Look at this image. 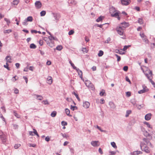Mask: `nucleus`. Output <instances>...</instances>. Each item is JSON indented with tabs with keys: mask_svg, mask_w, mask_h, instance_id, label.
Segmentation results:
<instances>
[{
	"mask_svg": "<svg viewBox=\"0 0 155 155\" xmlns=\"http://www.w3.org/2000/svg\"><path fill=\"white\" fill-rule=\"evenodd\" d=\"M43 102L44 103V104L45 105H46V104H49V103H48V102L47 101V100L43 101Z\"/></svg>",
	"mask_w": 155,
	"mask_h": 155,
	"instance_id": "obj_62",
	"label": "nucleus"
},
{
	"mask_svg": "<svg viewBox=\"0 0 155 155\" xmlns=\"http://www.w3.org/2000/svg\"><path fill=\"white\" fill-rule=\"evenodd\" d=\"M138 21V22L140 24H142L143 22V19L140 18H139Z\"/></svg>",
	"mask_w": 155,
	"mask_h": 155,
	"instance_id": "obj_45",
	"label": "nucleus"
},
{
	"mask_svg": "<svg viewBox=\"0 0 155 155\" xmlns=\"http://www.w3.org/2000/svg\"><path fill=\"white\" fill-rule=\"evenodd\" d=\"M52 14L55 20H58V19L60 18V16L59 14L53 13Z\"/></svg>",
	"mask_w": 155,
	"mask_h": 155,
	"instance_id": "obj_12",
	"label": "nucleus"
},
{
	"mask_svg": "<svg viewBox=\"0 0 155 155\" xmlns=\"http://www.w3.org/2000/svg\"><path fill=\"white\" fill-rule=\"evenodd\" d=\"M131 110H127L126 111V113L125 115V117H127L129 115L131 114Z\"/></svg>",
	"mask_w": 155,
	"mask_h": 155,
	"instance_id": "obj_29",
	"label": "nucleus"
},
{
	"mask_svg": "<svg viewBox=\"0 0 155 155\" xmlns=\"http://www.w3.org/2000/svg\"><path fill=\"white\" fill-rule=\"evenodd\" d=\"M74 33V31L72 30H70L68 32V35H73Z\"/></svg>",
	"mask_w": 155,
	"mask_h": 155,
	"instance_id": "obj_52",
	"label": "nucleus"
},
{
	"mask_svg": "<svg viewBox=\"0 0 155 155\" xmlns=\"http://www.w3.org/2000/svg\"><path fill=\"white\" fill-rule=\"evenodd\" d=\"M143 40L146 43L148 44L149 43L148 40L145 37H144L143 38Z\"/></svg>",
	"mask_w": 155,
	"mask_h": 155,
	"instance_id": "obj_44",
	"label": "nucleus"
},
{
	"mask_svg": "<svg viewBox=\"0 0 155 155\" xmlns=\"http://www.w3.org/2000/svg\"><path fill=\"white\" fill-rule=\"evenodd\" d=\"M98 141H93L91 142V144L94 147H97L99 146V144H98Z\"/></svg>",
	"mask_w": 155,
	"mask_h": 155,
	"instance_id": "obj_7",
	"label": "nucleus"
},
{
	"mask_svg": "<svg viewBox=\"0 0 155 155\" xmlns=\"http://www.w3.org/2000/svg\"><path fill=\"white\" fill-rule=\"evenodd\" d=\"M16 76H15L12 78V81H13V82H15L17 80V79L16 78Z\"/></svg>",
	"mask_w": 155,
	"mask_h": 155,
	"instance_id": "obj_64",
	"label": "nucleus"
},
{
	"mask_svg": "<svg viewBox=\"0 0 155 155\" xmlns=\"http://www.w3.org/2000/svg\"><path fill=\"white\" fill-rule=\"evenodd\" d=\"M14 37H15V38L17 39L18 37V34L16 33H15L14 34Z\"/></svg>",
	"mask_w": 155,
	"mask_h": 155,
	"instance_id": "obj_60",
	"label": "nucleus"
},
{
	"mask_svg": "<svg viewBox=\"0 0 155 155\" xmlns=\"http://www.w3.org/2000/svg\"><path fill=\"white\" fill-rule=\"evenodd\" d=\"M26 19L28 21L32 22L33 21V18L31 16H29Z\"/></svg>",
	"mask_w": 155,
	"mask_h": 155,
	"instance_id": "obj_24",
	"label": "nucleus"
},
{
	"mask_svg": "<svg viewBox=\"0 0 155 155\" xmlns=\"http://www.w3.org/2000/svg\"><path fill=\"white\" fill-rule=\"evenodd\" d=\"M46 14V12L45 11H42L40 12V15L41 16H44Z\"/></svg>",
	"mask_w": 155,
	"mask_h": 155,
	"instance_id": "obj_41",
	"label": "nucleus"
},
{
	"mask_svg": "<svg viewBox=\"0 0 155 155\" xmlns=\"http://www.w3.org/2000/svg\"><path fill=\"white\" fill-rule=\"evenodd\" d=\"M48 38L50 41H52V40H58L57 38L56 37H53L52 35H51L50 36L48 37Z\"/></svg>",
	"mask_w": 155,
	"mask_h": 155,
	"instance_id": "obj_22",
	"label": "nucleus"
},
{
	"mask_svg": "<svg viewBox=\"0 0 155 155\" xmlns=\"http://www.w3.org/2000/svg\"><path fill=\"white\" fill-rule=\"evenodd\" d=\"M111 40V39L110 38H107V40H106L105 41V43H108Z\"/></svg>",
	"mask_w": 155,
	"mask_h": 155,
	"instance_id": "obj_53",
	"label": "nucleus"
},
{
	"mask_svg": "<svg viewBox=\"0 0 155 155\" xmlns=\"http://www.w3.org/2000/svg\"><path fill=\"white\" fill-rule=\"evenodd\" d=\"M61 125L62 126H65L67 125V123L66 122L64 121H62L61 122Z\"/></svg>",
	"mask_w": 155,
	"mask_h": 155,
	"instance_id": "obj_51",
	"label": "nucleus"
},
{
	"mask_svg": "<svg viewBox=\"0 0 155 155\" xmlns=\"http://www.w3.org/2000/svg\"><path fill=\"white\" fill-rule=\"evenodd\" d=\"M71 3L72 4H74V5H76L77 3V2L74 0H72V1Z\"/></svg>",
	"mask_w": 155,
	"mask_h": 155,
	"instance_id": "obj_63",
	"label": "nucleus"
},
{
	"mask_svg": "<svg viewBox=\"0 0 155 155\" xmlns=\"http://www.w3.org/2000/svg\"><path fill=\"white\" fill-rule=\"evenodd\" d=\"M111 144L112 147L116 149L117 148V147L116 145V143L114 142H111Z\"/></svg>",
	"mask_w": 155,
	"mask_h": 155,
	"instance_id": "obj_34",
	"label": "nucleus"
},
{
	"mask_svg": "<svg viewBox=\"0 0 155 155\" xmlns=\"http://www.w3.org/2000/svg\"><path fill=\"white\" fill-rule=\"evenodd\" d=\"M77 71L78 73V74L79 75L80 77L81 78L82 80L83 77L82 71L79 69L78 71Z\"/></svg>",
	"mask_w": 155,
	"mask_h": 155,
	"instance_id": "obj_19",
	"label": "nucleus"
},
{
	"mask_svg": "<svg viewBox=\"0 0 155 155\" xmlns=\"http://www.w3.org/2000/svg\"><path fill=\"white\" fill-rule=\"evenodd\" d=\"M109 105L110 108L112 109H114L115 108L116 106L112 102H109Z\"/></svg>",
	"mask_w": 155,
	"mask_h": 155,
	"instance_id": "obj_18",
	"label": "nucleus"
},
{
	"mask_svg": "<svg viewBox=\"0 0 155 155\" xmlns=\"http://www.w3.org/2000/svg\"><path fill=\"white\" fill-rule=\"evenodd\" d=\"M47 82L49 84H51L52 82V78L51 76H48L47 78Z\"/></svg>",
	"mask_w": 155,
	"mask_h": 155,
	"instance_id": "obj_17",
	"label": "nucleus"
},
{
	"mask_svg": "<svg viewBox=\"0 0 155 155\" xmlns=\"http://www.w3.org/2000/svg\"><path fill=\"white\" fill-rule=\"evenodd\" d=\"M115 56H116L117 58V61H119L120 60V57L117 54H116L115 55Z\"/></svg>",
	"mask_w": 155,
	"mask_h": 155,
	"instance_id": "obj_49",
	"label": "nucleus"
},
{
	"mask_svg": "<svg viewBox=\"0 0 155 155\" xmlns=\"http://www.w3.org/2000/svg\"><path fill=\"white\" fill-rule=\"evenodd\" d=\"M144 147L143 149V147H142V149H141L142 151H144L147 153H150V150L147 146H144V147Z\"/></svg>",
	"mask_w": 155,
	"mask_h": 155,
	"instance_id": "obj_4",
	"label": "nucleus"
},
{
	"mask_svg": "<svg viewBox=\"0 0 155 155\" xmlns=\"http://www.w3.org/2000/svg\"><path fill=\"white\" fill-rule=\"evenodd\" d=\"M89 88L91 89L92 90H94V87L93 84L91 83L88 87Z\"/></svg>",
	"mask_w": 155,
	"mask_h": 155,
	"instance_id": "obj_25",
	"label": "nucleus"
},
{
	"mask_svg": "<svg viewBox=\"0 0 155 155\" xmlns=\"http://www.w3.org/2000/svg\"><path fill=\"white\" fill-rule=\"evenodd\" d=\"M104 93L105 91L104 90H102V91L100 93V95L101 96H102L104 95Z\"/></svg>",
	"mask_w": 155,
	"mask_h": 155,
	"instance_id": "obj_48",
	"label": "nucleus"
},
{
	"mask_svg": "<svg viewBox=\"0 0 155 155\" xmlns=\"http://www.w3.org/2000/svg\"><path fill=\"white\" fill-rule=\"evenodd\" d=\"M82 51L84 52H85L87 53V48H83L82 49Z\"/></svg>",
	"mask_w": 155,
	"mask_h": 155,
	"instance_id": "obj_58",
	"label": "nucleus"
},
{
	"mask_svg": "<svg viewBox=\"0 0 155 155\" xmlns=\"http://www.w3.org/2000/svg\"><path fill=\"white\" fill-rule=\"evenodd\" d=\"M119 13H120V12L119 11H117L113 13H111V15L112 17L117 18V17L119 16Z\"/></svg>",
	"mask_w": 155,
	"mask_h": 155,
	"instance_id": "obj_11",
	"label": "nucleus"
},
{
	"mask_svg": "<svg viewBox=\"0 0 155 155\" xmlns=\"http://www.w3.org/2000/svg\"><path fill=\"white\" fill-rule=\"evenodd\" d=\"M122 25V27L124 29L125 28L129 26V24L128 23L124 22L121 23Z\"/></svg>",
	"mask_w": 155,
	"mask_h": 155,
	"instance_id": "obj_16",
	"label": "nucleus"
},
{
	"mask_svg": "<svg viewBox=\"0 0 155 155\" xmlns=\"http://www.w3.org/2000/svg\"><path fill=\"white\" fill-rule=\"evenodd\" d=\"M144 124H146L147 125V127L149 128H152V127H151V125L149 124L147 122H144Z\"/></svg>",
	"mask_w": 155,
	"mask_h": 155,
	"instance_id": "obj_38",
	"label": "nucleus"
},
{
	"mask_svg": "<svg viewBox=\"0 0 155 155\" xmlns=\"http://www.w3.org/2000/svg\"><path fill=\"white\" fill-rule=\"evenodd\" d=\"M136 107H137V108L139 109V110H140V109L142 107H143L144 106V105L143 104H139V105H138L137 104H136Z\"/></svg>",
	"mask_w": 155,
	"mask_h": 155,
	"instance_id": "obj_23",
	"label": "nucleus"
},
{
	"mask_svg": "<svg viewBox=\"0 0 155 155\" xmlns=\"http://www.w3.org/2000/svg\"><path fill=\"white\" fill-rule=\"evenodd\" d=\"M28 22L27 21V20L25 19L24 21L22 22V24L23 25H28L27 22Z\"/></svg>",
	"mask_w": 155,
	"mask_h": 155,
	"instance_id": "obj_40",
	"label": "nucleus"
},
{
	"mask_svg": "<svg viewBox=\"0 0 155 155\" xmlns=\"http://www.w3.org/2000/svg\"><path fill=\"white\" fill-rule=\"evenodd\" d=\"M35 5L37 9H39L41 7L42 4L40 1H38L35 2Z\"/></svg>",
	"mask_w": 155,
	"mask_h": 155,
	"instance_id": "obj_3",
	"label": "nucleus"
},
{
	"mask_svg": "<svg viewBox=\"0 0 155 155\" xmlns=\"http://www.w3.org/2000/svg\"><path fill=\"white\" fill-rule=\"evenodd\" d=\"M21 145L20 144H16L14 146V147L15 149H17Z\"/></svg>",
	"mask_w": 155,
	"mask_h": 155,
	"instance_id": "obj_56",
	"label": "nucleus"
},
{
	"mask_svg": "<svg viewBox=\"0 0 155 155\" xmlns=\"http://www.w3.org/2000/svg\"><path fill=\"white\" fill-rule=\"evenodd\" d=\"M45 40L46 41L47 44L51 48H52L54 46V43L53 41H46V40L45 39Z\"/></svg>",
	"mask_w": 155,
	"mask_h": 155,
	"instance_id": "obj_9",
	"label": "nucleus"
},
{
	"mask_svg": "<svg viewBox=\"0 0 155 155\" xmlns=\"http://www.w3.org/2000/svg\"><path fill=\"white\" fill-rule=\"evenodd\" d=\"M30 47L31 48L35 49L36 48V46L34 44L30 45Z\"/></svg>",
	"mask_w": 155,
	"mask_h": 155,
	"instance_id": "obj_36",
	"label": "nucleus"
},
{
	"mask_svg": "<svg viewBox=\"0 0 155 155\" xmlns=\"http://www.w3.org/2000/svg\"><path fill=\"white\" fill-rule=\"evenodd\" d=\"M146 92V91L145 90H142L138 91V93L139 94H142Z\"/></svg>",
	"mask_w": 155,
	"mask_h": 155,
	"instance_id": "obj_43",
	"label": "nucleus"
},
{
	"mask_svg": "<svg viewBox=\"0 0 155 155\" xmlns=\"http://www.w3.org/2000/svg\"><path fill=\"white\" fill-rule=\"evenodd\" d=\"M5 59L6 60V63H11V57L10 56H8L5 58Z\"/></svg>",
	"mask_w": 155,
	"mask_h": 155,
	"instance_id": "obj_21",
	"label": "nucleus"
},
{
	"mask_svg": "<svg viewBox=\"0 0 155 155\" xmlns=\"http://www.w3.org/2000/svg\"><path fill=\"white\" fill-rule=\"evenodd\" d=\"M124 30V29L122 27L120 26L117 27L116 29L118 33L120 35H123Z\"/></svg>",
	"mask_w": 155,
	"mask_h": 155,
	"instance_id": "obj_2",
	"label": "nucleus"
},
{
	"mask_svg": "<svg viewBox=\"0 0 155 155\" xmlns=\"http://www.w3.org/2000/svg\"><path fill=\"white\" fill-rule=\"evenodd\" d=\"M13 114L14 116H15L17 118H20L19 115L15 111H14Z\"/></svg>",
	"mask_w": 155,
	"mask_h": 155,
	"instance_id": "obj_30",
	"label": "nucleus"
},
{
	"mask_svg": "<svg viewBox=\"0 0 155 155\" xmlns=\"http://www.w3.org/2000/svg\"><path fill=\"white\" fill-rule=\"evenodd\" d=\"M97 128L100 130L101 132H105V131L104 130H102L100 128V127H99L98 126H97Z\"/></svg>",
	"mask_w": 155,
	"mask_h": 155,
	"instance_id": "obj_61",
	"label": "nucleus"
},
{
	"mask_svg": "<svg viewBox=\"0 0 155 155\" xmlns=\"http://www.w3.org/2000/svg\"><path fill=\"white\" fill-rule=\"evenodd\" d=\"M57 113L55 111H53L51 114V115L52 117H55Z\"/></svg>",
	"mask_w": 155,
	"mask_h": 155,
	"instance_id": "obj_32",
	"label": "nucleus"
},
{
	"mask_svg": "<svg viewBox=\"0 0 155 155\" xmlns=\"http://www.w3.org/2000/svg\"><path fill=\"white\" fill-rule=\"evenodd\" d=\"M143 90H145L146 91V92H147L148 91V89L147 88V87L145 85H143Z\"/></svg>",
	"mask_w": 155,
	"mask_h": 155,
	"instance_id": "obj_50",
	"label": "nucleus"
},
{
	"mask_svg": "<svg viewBox=\"0 0 155 155\" xmlns=\"http://www.w3.org/2000/svg\"><path fill=\"white\" fill-rule=\"evenodd\" d=\"M0 138L2 140V142L4 143H5L7 140L6 136L4 134L3 135H0Z\"/></svg>",
	"mask_w": 155,
	"mask_h": 155,
	"instance_id": "obj_8",
	"label": "nucleus"
},
{
	"mask_svg": "<svg viewBox=\"0 0 155 155\" xmlns=\"http://www.w3.org/2000/svg\"><path fill=\"white\" fill-rule=\"evenodd\" d=\"M103 51L101 50H100L99 51V53L98 54V55L99 57H101L103 55Z\"/></svg>",
	"mask_w": 155,
	"mask_h": 155,
	"instance_id": "obj_35",
	"label": "nucleus"
},
{
	"mask_svg": "<svg viewBox=\"0 0 155 155\" xmlns=\"http://www.w3.org/2000/svg\"><path fill=\"white\" fill-rule=\"evenodd\" d=\"M102 17H103L102 16H100L98 18H97L96 20V21L97 22H99L100 21H101L102 20Z\"/></svg>",
	"mask_w": 155,
	"mask_h": 155,
	"instance_id": "obj_39",
	"label": "nucleus"
},
{
	"mask_svg": "<svg viewBox=\"0 0 155 155\" xmlns=\"http://www.w3.org/2000/svg\"><path fill=\"white\" fill-rule=\"evenodd\" d=\"M142 152L141 151L138 150L134 151L130 153L131 155H138L139 154H142Z\"/></svg>",
	"mask_w": 155,
	"mask_h": 155,
	"instance_id": "obj_13",
	"label": "nucleus"
},
{
	"mask_svg": "<svg viewBox=\"0 0 155 155\" xmlns=\"http://www.w3.org/2000/svg\"><path fill=\"white\" fill-rule=\"evenodd\" d=\"M5 21L6 22L8 26H9L10 24V21L9 19H8L7 18H4Z\"/></svg>",
	"mask_w": 155,
	"mask_h": 155,
	"instance_id": "obj_33",
	"label": "nucleus"
},
{
	"mask_svg": "<svg viewBox=\"0 0 155 155\" xmlns=\"http://www.w3.org/2000/svg\"><path fill=\"white\" fill-rule=\"evenodd\" d=\"M28 145L30 147H35L36 146L35 144H34L29 143Z\"/></svg>",
	"mask_w": 155,
	"mask_h": 155,
	"instance_id": "obj_59",
	"label": "nucleus"
},
{
	"mask_svg": "<svg viewBox=\"0 0 155 155\" xmlns=\"http://www.w3.org/2000/svg\"><path fill=\"white\" fill-rule=\"evenodd\" d=\"M33 130H34L33 133L35 135H36L38 137H39V136L36 130L35 129H33Z\"/></svg>",
	"mask_w": 155,
	"mask_h": 155,
	"instance_id": "obj_47",
	"label": "nucleus"
},
{
	"mask_svg": "<svg viewBox=\"0 0 155 155\" xmlns=\"http://www.w3.org/2000/svg\"><path fill=\"white\" fill-rule=\"evenodd\" d=\"M150 81L152 84L153 85V87L155 88V83L151 79H149Z\"/></svg>",
	"mask_w": 155,
	"mask_h": 155,
	"instance_id": "obj_55",
	"label": "nucleus"
},
{
	"mask_svg": "<svg viewBox=\"0 0 155 155\" xmlns=\"http://www.w3.org/2000/svg\"><path fill=\"white\" fill-rule=\"evenodd\" d=\"M129 0H121V2L122 4L124 5H127L130 3Z\"/></svg>",
	"mask_w": 155,
	"mask_h": 155,
	"instance_id": "obj_14",
	"label": "nucleus"
},
{
	"mask_svg": "<svg viewBox=\"0 0 155 155\" xmlns=\"http://www.w3.org/2000/svg\"><path fill=\"white\" fill-rule=\"evenodd\" d=\"M33 95L34 96L35 98L38 100H41L43 99V97L41 95L33 94Z\"/></svg>",
	"mask_w": 155,
	"mask_h": 155,
	"instance_id": "obj_5",
	"label": "nucleus"
},
{
	"mask_svg": "<svg viewBox=\"0 0 155 155\" xmlns=\"http://www.w3.org/2000/svg\"><path fill=\"white\" fill-rule=\"evenodd\" d=\"M90 105V103L87 101L83 103V106L86 108H88Z\"/></svg>",
	"mask_w": 155,
	"mask_h": 155,
	"instance_id": "obj_15",
	"label": "nucleus"
},
{
	"mask_svg": "<svg viewBox=\"0 0 155 155\" xmlns=\"http://www.w3.org/2000/svg\"><path fill=\"white\" fill-rule=\"evenodd\" d=\"M143 134L144 136L146 137H149V139L151 140L152 139V134H149L147 131L144 132L143 133Z\"/></svg>",
	"mask_w": 155,
	"mask_h": 155,
	"instance_id": "obj_6",
	"label": "nucleus"
},
{
	"mask_svg": "<svg viewBox=\"0 0 155 155\" xmlns=\"http://www.w3.org/2000/svg\"><path fill=\"white\" fill-rule=\"evenodd\" d=\"M128 67L127 66H124L123 68V70L125 71H127L128 70Z\"/></svg>",
	"mask_w": 155,
	"mask_h": 155,
	"instance_id": "obj_57",
	"label": "nucleus"
},
{
	"mask_svg": "<svg viewBox=\"0 0 155 155\" xmlns=\"http://www.w3.org/2000/svg\"><path fill=\"white\" fill-rule=\"evenodd\" d=\"M61 135L62 136L64 137L67 138L68 137L66 134H63L62 133H61Z\"/></svg>",
	"mask_w": 155,
	"mask_h": 155,
	"instance_id": "obj_54",
	"label": "nucleus"
},
{
	"mask_svg": "<svg viewBox=\"0 0 155 155\" xmlns=\"http://www.w3.org/2000/svg\"><path fill=\"white\" fill-rule=\"evenodd\" d=\"M73 94L75 96V97H76L78 99V100L79 101L80 100V99L79 98V97L78 94H77L76 93L74 92H73Z\"/></svg>",
	"mask_w": 155,
	"mask_h": 155,
	"instance_id": "obj_46",
	"label": "nucleus"
},
{
	"mask_svg": "<svg viewBox=\"0 0 155 155\" xmlns=\"http://www.w3.org/2000/svg\"><path fill=\"white\" fill-rule=\"evenodd\" d=\"M65 113H66V114L68 116H71V115H70V110H69V109H68V108L65 109Z\"/></svg>",
	"mask_w": 155,
	"mask_h": 155,
	"instance_id": "obj_28",
	"label": "nucleus"
},
{
	"mask_svg": "<svg viewBox=\"0 0 155 155\" xmlns=\"http://www.w3.org/2000/svg\"><path fill=\"white\" fill-rule=\"evenodd\" d=\"M91 82L89 80H86L85 82V84L86 86L88 87L91 84Z\"/></svg>",
	"mask_w": 155,
	"mask_h": 155,
	"instance_id": "obj_26",
	"label": "nucleus"
},
{
	"mask_svg": "<svg viewBox=\"0 0 155 155\" xmlns=\"http://www.w3.org/2000/svg\"><path fill=\"white\" fill-rule=\"evenodd\" d=\"M71 109L73 111H74L75 109H77V107L75 106H73L72 105L71 106Z\"/></svg>",
	"mask_w": 155,
	"mask_h": 155,
	"instance_id": "obj_37",
	"label": "nucleus"
},
{
	"mask_svg": "<svg viewBox=\"0 0 155 155\" xmlns=\"http://www.w3.org/2000/svg\"><path fill=\"white\" fill-rule=\"evenodd\" d=\"M149 140H150L149 139V138H143V141L141 142L140 143V147L141 149H142V147H144V146H146V145L149 146L151 147H152V145L150 142Z\"/></svg>",
	"mask_w": 155,
	"mask_h": 155,
	"instance_id": "obj_1",
	"label": "nucleus"
},
{
	"mask_svg": "<svg viewBox=\"0 0 155 155\" xmlns=\"http://www.w3.org/2000/svg\"><path fill=\"white\" fill-rule=\"evenodd\" d=\"M117 11L115 8L113 7L110 8V14H111V13H114Z\"/></svg>",
	"mask_w": 155,
	"mask_h": 155,
	"instance_id": "obj_20",
	"label": "nucleus"
},
{
	"mask_svg": "<svg viewBox=\"0 0 155 155\" xmlns=\"http://www.w3.org/2000/svg\"><path fill=\"white\" fill-rule=\"evenodd\" d=\"M152 114L150 113L146 114L145 116V119L147 120H149L150 119Z\"/></svg>",
	"mask_w": 155,
	"mask_h": 155,
	"instance_id": "obj_10",
	"label": "nucleus"
},
{
	"mask_svg": "<svg viewBox=\"0 0 155 155\" xmlns=\"http://www.w3.org/2000/svg\"><path fill=\"white\" fill-rule=\"evenodd\" d=\"M19 1L18 0H14L13 2V4L14 5H17Z\"/></svg>",
	"mask_w": 155,
	"mask_h": 155,
	"instance_id": "obj_42",
	"label": "nucleus"
},
{
	"mask_svg": "<svg viewBox=\"0 0 155 155\" xmlns=\"http://www.w3.org/2000/svg\"><path fill=\"white\" fill-rule=\"evenodd\" d=\"M12 30L11 29H8V30H4V33H8L9 34L10 33L12 32Z\"/></svg>",
	"mask_w": 155,
	"mask_h": 155,
	"instance_id": "obj_31",
	"label": "nucleus"
},
{
	"mask_svg": "<svg viewBox=\"0 0 155 155\" xmlns=\"http://www.w3.org/2000/svg\"><path fill=\"white\" fill-rule=\"evenodd\" d=\"M62 49V47L61 45H58L55 49L58 51H60Z\"/></svg>",
	"mask_w": 155,
	"mask_h": 155,
	"instance_id": "obj_27",
	"label": "nucleus"
}]
</instances>
